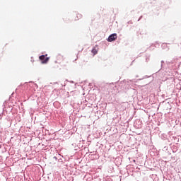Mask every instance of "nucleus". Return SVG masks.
<instances>
[{"label":"nucleus","mask_w":181,"mask_h":181,"mask_svg":"<svg viewBox=\"0 0 181 181\" xmlns=\"http://www.w3.org/2000/svg\"><path fill=\"white\" fill-rule=\"evenodd\" d=\"M117 34L116 33H114V34H112L109 36L108 39H107V42H114L115 40H117Z\"/></svg>","instance_id":"obj_2"},{"label":"nucleus","mask_w":181,"mask_h":181,"mask_svg":"<svg viewBox=\"0 0 181 181\" xmlns=\"http://www.w3.org/2000/svg\"><path fill=\"white\" fill-rule=\"evenodd\" d=\"M76 18H75V21H78V19H81V18H82V16H81V14H76Z\"/></svg>","instance_id":"obj_5"},{"label":"nucleus","mask_w":181,"mask_h":181,"mask_svg":"<svg viewBox=\"0 0 181 181\" xmlns=\"http://www.w3.org/2000/svg\"><path fill=\"white\" fill-rule=\"evenodd\" d=\"M92 53H93L94 55H95V54H97V53H98V50H97V49H95V48H93V49H92Z\"/></svg>","instance_id":"obj_4"},{"label":"nucleus","mask_w":181,"mask_h":181,"mask_svg":"<svg viewBox=\"0 0 181 181\" xmlns=\"http://www.w3.org/2000/svg\"><path fill=\"white\" fill-rule=\"evenodd\" d=\"M57 61L55 62V63H60V62H63V60H64V58L62 55H58L57 57Z\"/></svg>","instance_id":"obj_3"},{"label":"nucleus","mask_w":181,"mask_h":181,"mask_svg":"<svg viewBox=\"0 0 181 181\" xmlns=\"http://www.w3.org/2000/svg\"><path fill=\"white\" fill-rule=\"evenodd\" d=\"M46 56H47V54L41 55L39 57V59L41 60L42 64H46L50 59L49 57H46Z\"/></svg>","instance_id":"obj_1"}]
</instances>
